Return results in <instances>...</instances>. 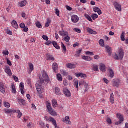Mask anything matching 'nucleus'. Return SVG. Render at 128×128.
<instances>
[{"instance_id": "nucleus-1", "label": "nucleus", "mask_w": 128, "mask_h": 128, "mask_svg": "<svg viewBox=\"0 0 128 128\" xmlns=\"http://www.w3.org/2000/svg\"><path fill=\"white\" fill-rule=\"evenodd\" d=\"M42 74L44 78V80L40 78V79L38 80V82L39 84H37L36 85L37 92L40 94L44 92V88H42V84H44V81L48 84V82H50V77L48 76V74H46V71H42Z\"/></svg>"}, {"instance_id": "nucleus-2", "label": "nucleus", "mask_w": 128, "mask_h": 128, "mask_svg": "<svg viewBox=\"0 0 128 128\" xmlns=\"http://www.w3.org/2000/svg\"><path fill=\"white\" fill-rule=\"evenodd\" d=\"M4 112L6 114H18V118H20L22 116V113L20 112V110H16L14 108L12 109H5L4 110Z\"/></svg>"}, {"instance_id": "nucleus-3", "label": "nucleus", "mask_w": 128, "mask_h": 128, "mask_svg": "<svg viewBox=\"0 0 128 128\" xmlns=\"http://www.w3.org/2000/svg\"><path fill=\"white\" fill-rule=\"evenodd\" d=\"M119 55H118V54H116L114 56V60H122V58H124V50L120 49L119 50Z\"/></svg>"}, {"instance_id": "nucleus-4", "label": "nucleus", "mask_w": 128, "mask_h": 128, "mask_svg": "<svg viewBox=\"0 0 128 128\" xmlns=\"http://www.w3.org/2000/svg\"><path fill=\"white\" fill-rule=\"evenodd\" d=\"M120 84H122V80H120V79L116 78L112 81V84L114 88H120Z\"/></svg>"}, {"instance_id": "nucleus-5", "label": "nucleus", "mask_w": 128, "mask_h": 128, "mask_svg": "<svg viewBox=\"0 0 128 128\" xmlns=\"http://www.w3.org/2000/svg\"><path fill=\"white\" fill-rule=\"evenodd\" d=\"M45 120L46 122H52V124L53 126H55V128H58V124H56V120H54L52 117H48V116H46L45 117Z\"/></svg>"}, {"instance_id": "nucleus-6", "label": "nucleus", "mask_w": 128, "mask_h": 128, "mask_svg": "<svg viewBox=\"0 0 128 128\" xmlns=\"http://www.w3.org/2000/svg\"><path fill=\"white\" fill-rule=\"evenodd\" d=\"M71 20L72 22H74V24H76L80 20V18L76 15H73L71 16Z\"/></svg>"}, {"instance_id": "nucleus-7", "label": "nucleus", "mask_w": 128, "mask_h": 128, "mask_svg": "<svg viewBox=\"0 0 128 128\" xmlns=\"http://www.w3.org/2000/svg\"><path fill=\"white\" fill-rule=\"evenodd\" d=\"M63 92L66 96H68V98L72 96V93H70V91L68 88H64Z\"/></svg>"}, {"instance_id": "nucleus-8", "label": "nucleus", "mask_w": 128, "mask_h": 128, "mask_svg": "<svg viewBox=\"0 0 128 128\" xmlns=\"http://www.w3.org/2000/svg\"><path fill=\"white\" fill-rule=\"evenodd\" d=\"M116 116L118 118H119L120 122H116V126H118V124H120L122 122H124V116H122L120 114H117Z\"/></svg>"}, {"instance_id": "nucleus-9", "label": "nucleus", "mask_w": 128, "mask_h": 128, "mask_svg": "<svg viewBox=\"0 0 128 128\" xmlns=\"http://www.w3.org/2000/svg\"><path fill=\"white\" fill-rule=\"evenodd\" d=\"M75 76L76 78H84V80H86L87 78L86 74H84L83 73H76L75 74Z\"/></svg>"}, {"instance_id": "nucleus-10", "label": "nucleus", "mask_w": 128, "mask_h": 128, "mask_svg": "<svg viewBox=\"0 0 128 128\" xmlns=\"http://www.w3.org/2000/svg\"><path fill=\"white\" fill-rule=\"evenodd\" d=\"M5 72L8 74L9 76H12V70L9 66H6L5 68Z\"/></svg>"}, {"instance_id": "nucleus-11", "label": "nucleus", "mask_w": 128, "mask_h": 128, "mask_svg": "<svg viewBox=\"0 0 128 128\" xmlns=\"http://www.w3.org/2000/svg\"><path fill=\"white\" fill-rule=\"evenodd\" d=\"M114 6L116 10H118V12H122V6L118 3V2H114Z\"/></svg>"}, {"instance_id": "nucleus-12", "label": "nucleus", "mask_w": 128, "mask_h": 128, "mask_svg": "<svg viewBox=\"0 0 128 128\" xmlns=\"http://www.w3.org/2000/svg\"><path fill=\"white\" fill-rule=\"evenodd\" d=\"M0 92H1L2 94L6 93V86L3 83H0Z\"/></svg>"}, {"instance_id": "nucleus-13", "label": "nucleus", "mask_w": 128, "mask_h": 128, "mask_svg": "<svg viewBox=\"0 0 128 128\" xmlns=\"http://www.w3.org/2000/svg\"><path fill=\"white\" fill-rule=\"evenodd\" d=\"M86 30L88 32V34H98V32L96 31H94L92 29L90 28H86Z\"/></svg>"}, {"instance_id": "nucleus-14", "label": "nucleus", "mask_w": 128, "mask_h": 128, "mask_svg": "<svg viewBox=\"0 0 128 128\" xmlns=\"http://www.w3.org/2000/svg\"><path fill=\"white\" fill-rule=\"evenodd\" d=\"M106 52L108 54L109 56H112V48L110 46H105Z\"/></svg>"}, {"instance_id": "nucleus-15", "label": "nucleus", "mask_w": 128, "mask_h": 128, "mask_svg": "<svg viewBox=\"0 0 128 128\" xmlns=\"http://www.w3.org/2000/svg\"><path fill=\"white\" fill-rule=\"evenodd\" d=\"M108 72H109L110 74V78H114V70H112V69H111L110 68H109L108 70Z\"/></svg>"}, {"instance_id": "nucleus-16", "label": "nucleus", "mask_w": 128, "mask_h": 128, "mask_svg": "<svg viewBox=\"0 0 128 128\" xmlns=\"http://www.w3.org/2000/svg\"><path fill=\"white\" fill-rule=\"evenodd\" d=\"M10 88L12 90V93L16 94V86L14 84H11Z\"/></svg>"}, {"instance_id": "nucleus-17", "label": "nucleus", "mask_w": 128, "mask_h": 128, "mask_svg": "<svg viewBox=\"0 0 128 128\" xmlns=\"http://www.w3.org/2000/svg\"><path fill=\"white\" fill-rule=\"evenodd\" d=\"M59 34L61 36H68V32L67 31L62 30L59 32Z\"/></svg>"}, {"instance_id": "nucleus-18", "label": "nucleus", "mask_w": 128, "mask_h": 128, "mask_svg": "<svg viewBox=\"0 0 128 128\" xmlns=\"http://www.w3.org/2000/svg\"><path fill=\"white\" fill-rule=\"evenodd\" d=\"M27 4H28V1L26 0L22 1L19 2V6H20V8H24V6H26Z\"/></svg>"}, {"instance_id": "nucleus-19", "label": "nucleus", "mask_w": 128, "mask_h": 128, "mask_svg": "<svg viewBox=\"0 0 128 128\" xmlns=\"http://www.w3.org/2000/svg\"><path fill=\"white\" fill-rule=\"evenodd\" d=\"M63 122H66L67 124H72V122H70L69 116H66L64 118H63Z\"/></svg>"}, {"instance_id": "nucleus-20", "label": "nucleus", "mask_w": 128, "mask_h": 128, "mask_svg": "<svg viewBox=\"0 0 128 128\" xmlns=\"http://www.w3.org/2000/svg\"><path fill=\"white\" fill-rule=\"evenodd\" d=\"M12 28H16V30L18 28V22L16 20H13L12 23Z\"/></svg>"}, {"instance_id": "nucleus-21", "label": "nucleus", "mask_w": 128, "mask_h": 128, "mask_svg": "<svg viewBox=\"0 0 128 128\" xmlns=\"http://www.w3.org/2000/svg\"><path fill=\"white\" fill-rule=\"evenodd\" d=\"M46 108L48 110V112L52 110V104H50V102H46Z\"/></svg>"}, {"instance_id": "nucleus-22", "label": "nucleus", "mask_w": 128, "mask_h": 128, "mask_svg": "<svg viewBox=\"0 0 128 128\" xmlns=\"http://www.w3.org/2000/svg\"><path fill=\"white\" fill-rule=\"evenodd\" d=\"M100 70L101 72H106V65L104 64H101L100 65Z\"/></svg>"}, {"instance_id": "nucleus-23", "label": "nucleus", "mask_w": 128, "mask_h": 128, "mask_svg": "<svg viewBox=\"0 0 128 128\" xmlns=\"http://www.w3.org/2000/svg\"><path fill=\"white\" fill-rule=\"evenodd\" d=\"M47 58L48 60H52V62L54 61L55 60L54 58L50 54H47Z\"/></svg>"}, {"instance_id": "nucleus-24", "label": "nucleus", "mask_w": 128, "mask_h": 128, "mask_svg": "<svg viewBox=\"0 0 128 128\" xmlns=\"http://www.w3.org/2000/svg\"><path fill=\"white\" fill-rule=\"evenodd\" d=\"M55 94L56 96H60L62 94L60 92V89L58 88H56L55 89Z\"/></svg>"}, {"instance_id": "nucleus-25", "label": "nucleus", "mask_w": 128, "mask_h": 128, "mask_svg": "<svg viewBox=\"0 0 128 128\" xmlns=\"http://www.w3.org/2000/svg\"><path fill=\"white\" fill-rule=\"evenodd\" d=\"M18 102L21 106H26V101L22 99H18Z\"/></svg>"}, {"instance_id": "nucleus-26", "label": "nucleus", "mask_w": 128, "mask_h": 128, "mask_svg": "<svg viewBox=\"0 0 128 128\" xmlns=\"http://www.w3.org/2000/svg\"><path fill=\"white\" fill-rule=\"evenodd\" d=\"M84 16L88 20H89V22H92V17L90 16L88 14H85Z\"/></svg>"}, {"instance_id": "nucleus-27", "label": "nucleus", "mask_w": 128, "mask_h": 128, "mask_svg": "<svg viewBox=\"0 0 128 128\" xmlns=\"http://www.w3.org/2000/svg\"><path fill=\"white\" fill-rule=\"evenodd\" d=\"M63 40H64L66 42H70V37L68 35H67L64 38Z\"/></svg>"}, {"instance_id": "nucleus-28", "label": "nucleus", "mask_w": 128, "mask_h": 128, "mask_svg": "<svg viewBox=\"0 0 128 128\" xmlns=\"http://www.w3.org/2000/svg\"><path fill=\"white\" fill-rule=\"evenodd\" d=\"M66 66L68 68H71V69L76 68V65L72 64H68L66 65Z\"/></svg>"}, {"instance_id": "nucleus-29", "label": "nucleus", "mask_w": 128, "mask_h": 128, "mask_svg": "<svg viewBox=\"0 0 128 128\" xmlns=\"http://www.w3.org/2000/svg\"><path fill=\"white\" fill-rule=\"evenodd\" d=\"M50 114H51V116H57L56 112V111L52 110H51L48 112Z\"/></svg>"}, {"instance_id": "nucleus-30", "label": "nucleus", "mask_w": 128, "mask_h": 128, "mask_svg": "<svg viewBox=\"0 0 128 128\" xmlns=\"http://www.w3.org/2000/svg\"><path fill=\"white\" fill-rule=\"evenodd\" d=\"M52 106L54 108H58V101L56 100H52Z\"/></svg>"}, {"instance_id": "nucleus-31", "label": "nucleus", "mask_w": 128, "mask_h": 128, "mask_svg": "<svg viewBox=\"0 0 128 128\" xmlns=\"http://www.w3.org/2000/svg\"><path fill=\"white\" fill-rule=\"evenodd\" d=\"M114 93H112L110 94V102L112 104H114Z\"/></svg>"}, {"instance_id": "nucleus-32", "label": "nucleus", "mask_w": 128, "mask_h": 128, "mask_svg": "<svg viewBox=\"0 0 128 128\" xmlns=\"http://www.w3.org/2000/svg\"><path fill=\"white\" fill-rule=\"evenodd\" d=\"M58 64L56 63H54L53 64L52 68H53L54 72H56V70H58Z\"/></svg>"}, {"instance_id": "nucleus-33", "label": "nucleus", "mask_w": 128, "mask_h": 128, "mask_svg": "<svg viewBox=\"0 0 128 128\" xmlns=\"http://www.w3.org/2000/svg\"><path fill=\"white\" fill-rule=\"evenodd\" d=\"M52 44H53L54 48H56V50H60V46H58V43H56V42H52Z\"/></svg>"}, {"instance_id": "nucleus-34", "label": "nucleus", "mask_w": 128, "mask_h": 128, "mask_svg": "<svg viewBox=\"0 0 128 128\" xmlns=\"http://www.w3.org/2000/svg\"><path fill=\"white\" fill-rule=\"evenodd\" d=\"M82 60H86L88 62H90L91 60V58L90 57L88 56H84L82 57Z\"/></svg>"}, {"instance_id": "nucleus-35", "label": "nucleus", "mask_w": 128, "mask_h": 128, "mask_svg": "<svg viewBox=\"0 0 128 128\" xmlns=\"http://www.w3.org/2000/svg\"><path fill=\"white\" fill-rule=\"evenodd\" d=\"M99 44L102 46V48L104 47V40L101 39L99 41Z\"/></svg>"}, {"instance_id": "nucleus-36", "label": "nucleus", "mask_w": 128, "mask_h": 128, "mask_svg": "<svg viewBox=\"0 0 128 128\" xmlns=\"http://www.w3.org/2000/svg\"><path fill=\"white\" fill-rule=\"evenodd\" d=\"M62 50H63V52L66 54V46H64V44L62 42Z\"/></svg>"}, {"instance_id": "nucleus-37", "label": "nucleus", "mask_w": 128, "mask_h": 128, "mask_svg": "<svg viewBox=\"0 0 128 128\" xmlns=\"http://www.w3.org/2000/svg\"><path fill=\"white\" fill-rule=\"evenodd\" d=\"M126 34L124 33V32H122V34H121V40L122 42H124V40H126Z\"/></svg>"}, {"instance_id": "nucleus-38", "label": "nucleus", "mask_w": 128, "mask_h": 128, "mask_svg": "<svg viewBox=\"0 0 128 128\" xmlns=\"http://www.w3.org/2000/svg\"><path fill=\"white\" fill-rule=\"evenodd\" d=\"M29 66L30 70V72H29V74H30V72H32V70H34V64H29Z\"/></svg>"}, {"instance_id": "nucleus-39", "label": "nucleus", "mask_w": 128, "mask_h": 128, "mask_svg": "<svg viewBox=\"0 0 128 128\" xmlns=\"http://www.w3.org/2000/svg\"><path fill=\"white\" fill-rule=\"evenodd\" d=\"M60 72L62 74H63V76H68V72L66 70H61Z\"/></svg>"}, {"instance_id": "nucleus-40", "label": "nucleus", "mask_w": 128, "mask_h": 128, "mask_svg": "<svg viewBox=\"0 0 128 128\" xmlns=\"http://www.w3.org/2000/svg\"><path fill=\"white\" fill-rule=\"evenodd\" d=\"M57 80L58 82H62V76L60 75V74H57Z\"/></svg>"}, {"instance_id": "nucleus-41", "label": "nucleus", "mask_w": 128, "mask_h": 128, "mask_svg": "<svg viewBox=\"0 0 128 128\" xmlns=\"http://www.w3.org/2000/svg\"><path fill=\"white\" fill-rule=\"evenodd\" d=\"M92 18L93 20H96V18H98V16L96 14H93L92 16Z\"/></svg>"}, {"instance_id": "nucleus-42", "label": "nucleus", "mask_w": 128, "mask_h": 128, "mask_svg": "<svg viewBox=\"0 0 128 128\" xmlns=\"http://www.w3.org/2000/svg\"><path fill=\"white\" fill-rule=\"evenodd\" d=\"M4 106L5 108H10V104L8 102H4Z\"/></svg>"}, {"instance_id": "nucleus-43", "label": "nucleus", "mask_w": 128, "mask_h": 128, "mask_svg": "<svg viewBox=\"0 0 128 128\" xmlns=\"http://www.w3.org/2000/svg\"><path fill=\"white\" fill-rule=\"evenodd\" d=\"M93 70L94 72H98V66L96 64L93 65Z\"/></svg>"}, {"instance_id": "nucleus-44", "label": "nucleus", "mask_w": 128, "mask_h": 128, "mask_svg": "<svg viewBox=\"0 0 128 128\" xmlns=\"http://www.w3.org/2000/svg\"><path fill=\"white\" fill-rule=\"evenodd\" d=\"M36 24L37 28H42V24H40V22H37L36 23Z\"/></svg>"}, {"instance_id": "nucleus-45", "label": "nucleus", "mask_w": 128, "mask_h": 128, "mask_svg": "<svg viewBox=\"0 0 128 128\" xmlns=\"http://www.w3.org/2000/svg\"><path fill=\"white\" fill-rule=\"evenodd\" d=\"M82 50H80L78 52H77L76 55H75L76 56V58H78V56H80V54H82Z\"/></svg>"}, {"instance_id": "nucleus-46", "label": "nucleus", "mask_w": 128, "mask_h": 128, "mask_svg": "<svg viewBox=\"0 0 128 128\" xmlns=\"http://www.w3.org/2000/svg\"><path fill=\"white\" fill-rule=\"evenodd\" d=\"M106 122H107V123L108 124H112V120L110 118H107Z\"/></svg>"}, {"instance_id": "nucleus-47", "label": "nucleus", "mask_w": 128, "mask_h": 128, "mask_svg": "<svg viewBox=\"0 0 128 128\" xmlns=\"http://www.w3.org/2000/svg\"><path fill=\"white\" fill-rule=\"evenodd\" d=\"M74 86L76 88H78V81L76 80L74 83Z\"/></svg>"}, {"instance_id": "nucleus-48", "label": "nucleus", "mask_w": 128, "mask_h": 128, "mask_svg": "<svg viewBox=\"0 0 128 128\" xmlns=\"http://www.w3.org/2000/svg\"><path fill=\"white\" fill-rule=\"evenodd\" d=\"M86 56H94V54L92 52H86Z\"/></svg>"}, {"instance_id": "nucleus-49", "label": "nucleus", "mask_w": 128, "mask_h": 128, "mask_svg": "<svg viewBox=\"0 0 128 128\" xmlns=\"http://www.w3.org/2000/svg\"><path fill=\"white\" fill-rule=\"evenodd\" d=\"M55 14H56L58 16H60V10H58V8H56L55 10Z\"/></svg>"}, {"instance_id": "nucleus-50", "label": "nucleus", "mask_w": 128, "mask_h": 128, "mask_svg": "<svg viewBox=\"0 0 128 128\" xmlns=\"http://www.w3.org/2000/svg\"><path fill=\"white\" fill-rule=\"evenodd\" d=\"M6 32L8 34H9L10 36H12V31H10V30H7Z\"/></svg>"}, {"instance_id": "nucleus-51", "label": "nucleus", "mask_w": 128, "mask_h": 128, "mask_svg": "<svg viewBox=\"0 0 128 128\" xmlns=\"http://www.w3.org/2000/svg\"><path fill=\"white\" fill-rule=\"evenodd\" d=\"M50 20H48L46 24V27L48 28L50 26Z\"/></svg>"}, {"instance_id": "nucleus-52", "label": "nucleus", "mask_w": 128, "mask_h": 128, "mask_svg": "<svg viewBox=\"0 0 128 128\" xmlns=\"http://www.w3.org/2000/svg\"><path fill=\"white\" fill-rule=\"evenodd\" d=\"M20 90H24V85L22 82L20 84Z\"/></svg>"}, {"instance_id": "nucleus-53", "label": "nucleus", "mask_w": 128, "mask_h": 128, "mask_svg": "<svg viewBox=\"0 0 128 128\" xmlns=\"http://www.w3.org/2000/svg\"><path fill=\"white\" fill-rule=\"evenodd\" d=\"M42 38L43 40H46V42H48V36H42Z\"/></svg>"}, {"instance_id": "nucleus-54", "label": "nucleus", "mask_w": 128, "mask_h": 128, "mask_svg": "<svg viewBox=\"0 0 128 128\" xmlns=\"http://www.w3.org/2000/svg\"><path fill=\"white\" fill-rule=\"evenodd\" d=\"M100 10V8L97 7H95L94 8V10L95 12H98Z\"/></svg>"}, {"instance_id": "nucleus-55", "label": "nucleus", "mask_w": 128, "mask_h": 128, "mask_svg": "<svg viewBox=\"0 0 128 128\" xmlns=\"http://www.w3.org/2000/svg\"><path fill=\"white\" fill-rule=\"evenodd\" d=\"M7 64L10 66H12V62L8 59H7Z\"/></svg>"}, {"instance_id": "nucleus-56", "label": "nucleus", "mask_w": 128, "mask_h": 128, "mask_svg": "<svg viewBox=\"0 0 128 128\" xmlns=\"http://www.w3.org/2000/svg\"><path fill=\"white\" fill-rule=\"evenodd\" d=\"M52 44V42L50 40L48 41L45 44H46V46H50V44Z\"/></svg>"}, {"instance_id": "nucleus-57", "label": "nucleus", "mask_w": 128, "mask_h": 128, "mask_svg": "<svg viewBox=\"0 0 128 128\" xmlns=\"http://www.w3.org/2000/svg\"><path fill=\"white\" fill-rule=\"evenodd\" d=\"M20 28H26V24H24V23H22L20 24Z\"/></svg>"}, {"instance_id": "nucleus-58", "label": "nucleus", "mask_w": 128, "mask_h": 128, "mask_svg": "<svg viewBox=\"0 0 128 128\" xmlns=\"http://www.w3.org/2000/svg\"><path fill=\"white\" fill-rule=\"evenodd\" d=\"M13 78L16 82H18V78L16 77V76H13Z\"/></svg>"}, {"instance_id": "nucleus-59", "label": "nucleus", "mask_w": 128, "mask_h": 128, "mask_svg": "<svg viewBox=\"0 0 128 128\" xmlns=\"http://www.w3.org/2000/svg\"><path fill=\"white\" fill-rule=\"evenodd\" d=\"M67 78L68 80H72V76H68Z\"/></svg>"}, {"instance_id": "nucleus-60", "label": "nucleus", "mask_w": 128, "mask_h": 128, "mask_svg": "<svg viewBox=\"0 0 128 128\" xmlns=\"http://www.w3.org/2000/svg\"><path fill=\"white\" fill-rule=\"evenodd\" d=\"M75 31L78 34H80V32H82V30L78 28H75Z\"/></svg>"}, {"instance_id": "nucleus-61", "label": "nucleus", "mask_w": 128, "mask_h": 128, "mask_svg": "<svg viewBox=\"0 0 128 128\" xmlns=\"http://www.w3.org/2000/svg\"><path fill=\"white\" fill-rule=\"evenodd\" d=\"M66 8H67L68 10L70 11L72 10V8L70 6H66Z\"/></svg>"}, {"instance_id": "nucleus-62", "label": "nucleus", "mask_w": 128, "mask_h": 128, "mask_svg": "<svg viewBox=\"0 0 128 128\" xmlns=\"http://www.w3.org/2000/svg\"><path fill=\"white\" fill-rule=\"evenodd\" d=\"M4 54L5 56H8V54H10V52H8V51H4Z\"/></svg>"}, {"instance_id": "nucleus-63", "label": "nucleus", "mask_w": 128, "mask_h": 128, "mask_svg": "<svg viewBox=\"0 0 128 128\" xmlns=\"http://www.w3.org/2000/svg\"><path fill=\"white\" fill-rule=\"evenodd\" d=\"M24 32H28V28L25 27L24 28Z\"/></svg>"}, {"instance_id": "nucleus-64", "label": "nucleus", "mask_w": 128, "mask_h": 128, "mask_svg": "<svg viewBox=\"0 0 128 128\" xmlns=\"http://www.w3.org/2000/svg\"><path fill=\"white\" fill-rule=\"evenodd\" d=\"M104 82H105L106 84H108V82H109L108 80H107L106 78H104Z\"/></svg>"}]
</instances>
